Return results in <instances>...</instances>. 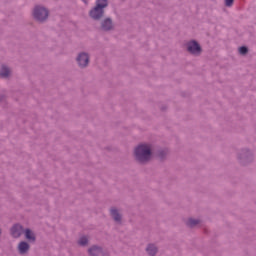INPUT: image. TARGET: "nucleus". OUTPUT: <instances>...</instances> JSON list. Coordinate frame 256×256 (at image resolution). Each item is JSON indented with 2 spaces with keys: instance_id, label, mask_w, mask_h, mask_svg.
<instances>
[{
  "instance_id": "f257e3e1",
  "label": "nucleus",
  "mask_w": 256,
  "mask_h": 256,
  "mask_svg": "<svg viewBox=\"0 0 256 256\" xmlns=\"http://www.w3.org/2000/svg\"><path fill=\"white\" fill-rule=\"evenodd\" d=\"M135 157L140 163H145L151 159V146L147 144L139 145L135 151Z\"/></svg>"
},
{
  "instance_id": "f03ea898",
  "label": "nucleus",
  "mask_w": 256,
  "mask_h": 256,
  "mask_svg": "<svg viewBox=\"0 0 256 256\" xmlns=\"http://www.w3.org/2000/svg\"><path fill=\"white\" fill-rule=\"evenodd\" d=\"M107 7V0H97L96 7L90 11L92 19H101L103 17V9Z\"/></svg>"
},
{
  "instance_id": "7ed1b4c3",
  "label": "nucleus",
  "mask_w": 256,
  "mask_h": 256,
  "mask_svg": "<svg viewBox=\"0 0 256 256\" xmlns=\"http://www.w3.org/2000/svg\"><path fill=\"white\" fill-rule=\"evenodd\" d=\"M33 17L36 21H45L49 17V11L43 6H36L33 11Z\"/></svg>"
},
{
  "instance_id": "20e7f679",
  "label": "nucleus",
  "mask_w": 256,
  "mask_h": 256,
  "mask_svg": "<svg viewBox=\"0 0 256 256\" xmlns=\"http://www.w3.org/2000/svg\"><path fill=\"white\" fill-rule=\"evenodd\" d=\"M187 49L192 55H199L201 53V46L196 41H191L187 44Z\"/></svg>"
},
{
  "instance_id": "39448f33",
  "label": "nucleus",
  "mask_w": 256,
  "mask_h": 256,
  "mask_svg": "<svg viewBox=\"0 0 256 256\" xmlns=\"http://www.w3.org/2000/svg\"><path fill=\"white\" fill-rule=\"evenodd\" d=\"M79 67H87L89 65V55L87 53H80L77 57Z\"/></svg>"
},
{
  "instance_id": "423d86ee",
  "label": "nucleus",
  "mask_w": 256,
  "mask_h": 256,
  "mask_svg": "<svg viewBox=\"0 0 256 256\" xmlns=\"http://www.w3.org/2000/svg\"><path fill=\"white\" fill-rule=\"evenodd\" d=\"M23 233V226L19 225V224H15L12 229H11V235L15 238L17 237H21Z\"/></svg>"
},
{
  "instance_id": "0eeeda50",
  "label": "nucleus",
  "mask_w": 256,
  "mask_h": 256,
  "mask_svg": "<svg viewBox=\"0 0 256 256\" xmlns=\"http://www.w3.org/2000/svg\"><path fill=\"white\" fill-rule=\"evenodd\" d=\"M29 248H30L29 244L25 241L20 242L18 245V251L20 255H25V253L29 251Z\"/></svg>"
},
{
  "instance_id": "6e6552de",
  "label": "nucleus",
  "mask_w": 256,
  "mask_h": 256,
  "mask_svg": "<svg viewBox=\"0 0 256 256\" xmlns=\"http://www.w3.org/2000/svg\"><path fill=\"white\" fill-rule=\"evenodd\" d=\"M90 256H103V250L97 246H93L88 250Z\"/></svg>"
},
{
  "instance_id": "1a4fd4ad",
  "label": "nucleus",
  "mask_w": 256,
  "mask_h": 256,
  "mask_svg": "<svg viewBox=\"0 0 256 256\" xmlns=\"http://www.w3.org/2000/svg\"><path fill=\"white\" fill-rule=\"evenodd\" d=\"M113 28V22L111 21V19H106L102 22V29H104V31H109Z\"/></svg>"
},
{
  "instance_id": "9d476101",
  "label": "nucleus",
  "mask_w": 256,
  "mask_h": 256,
  "mask_svg": "<svg viewBox=\"0 0 256 256\" xmlns=\"http://www.w3.org/2000/svg\"><path fill=\"white\" fill-rule=\"evenodd\" d=\"M111 216L113 217L114 221L118 222L121 221V214H119V211L117 209L112 208L110 210Z\"/></svg>"
},
{
  "instance_id": "9b49d317",
  "label": "nucleus",
  "mask_w": 256,
  "mask_h": 256,
  "mask_svg": "<svg viewBox=\"0 0 256 256\" xmlns=\"http://www.w3.org/2000/svg\"><path fill=\"white\" fill-rule=\"evenodd\" d=\"M146 251H147L148 255L154 256L157 254V247H155V245H153V244H150L146 248Z\"/></svg>"
},
{
  "instance_id": "f8f14e48",
  "label": "nucleus",
  "mask_w": 256,
  "mask_h": 256,
  "mask_svg": "<svg viewBox=\"0 0 256 256\" xmlns=\"http://www.w3.org/2000/svg\"><path fill=\"white\" fill-rule=\"evenodd\" d=\"M25 237L28 241H35V234L30 229L25 230Z\"/></svg>"
},
{
  "instance_id": "ddd939ff",
  "label": "nucleus",
  "mask_w": 256,
  "mask_h": 256,
  "mask_svg": "<svg viewBox=\"0 0 256 256\" xmlns=\"http://www.w3.org/2000/svg\"><path fill=\"white\" fill-rule=\"evenodd\" d=\"M11 75V70L6 66H2V70L0 71V77H9Z\"/></svg>"
},
{
  "instance_id": "4468645a",
  "label": "nucleus",
  "mask_w": 256,
  "mask_h": 256,
  "mask_svg": "<svg viewBox=\"0 0 256 256\" xmlns=\"http://www.w3.org/2000/svg\"><path fill=\"white\" fill-rule=\"evenodd\" d=\"M187 225H188V227H195V225H199V220H195L193 218H190L187 221Z\"/></svg>"
},
{
  "instance_id": "2eb2a0df",
  "label": "nucleus",
  "mask_w": 256,
  "mask_h": 256,
  "mask_svg": "<svg viewBox=\"0 0 256 256\" xmlns=\"http://www.w3.org/2000/svg\"><path fill=\"white\" fill-rule=\"evenodd\" d=\"M78 243H79V245L85 246V245H87V243H89V239H87V237L83 236L79 239Z\"/></svg>"
},
{
  "instance_id": "dca6fc26",
  "label": "nucleus",
  "mask_w": 256,
  "mask_h": 256,
  "mask_svg": "<svg viewBox=\"0 0 256 256\" xmlns=\"http://www.w3.org/2000/svg\"><path fill=\"white\" fill-rule=\"evenodd\" d=\"M247 51H248V49L245 46H242L239 48L240 55H246Z\"/></svg>"
},
{
  "instance_id": "f3484780",
  "label": "nucleus",
  "mask_w": 256,
  "mask_h": 256,
  "mask_svg": "<svg viewBox=\"0 0 256 256\" xmlns=\"http://www.w3.org/2000/svg\"><path fill=\"white\" fill-rule=\"evenodd\" d=\"M234 0H225L226 7H231L233 5Z\"/></svg>"
}]
</instances>
